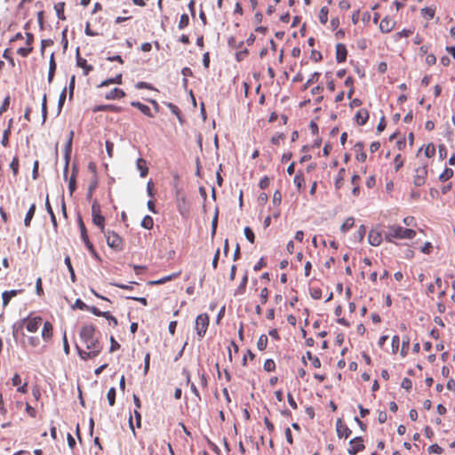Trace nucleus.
Listing matches in <instances>:
<instances>
[{"mask_svg":"<svg viewBox=\"0 0 455 455\" xmlns=\"http://www.w3.org/2000/svg\"><path fill=\"white\" fill-rule=\"evenodd\" d=\"M244 235H245L246 239H247L251 243H254L255 235H254V233H253V231L251 230V228L246 227V228H244Z\"/></svg>","mask_w":455,"mask_h":455,"instance_id":"603ef678","label":"nucleus"},{"mask_svg":"<svg viewBox=\"0 0 455 455\" xmlns=\"http://www.w3.org/2000/svg\"><path fill=\"white\" fill-rule=\"evenodd\" d=\"M355 220L353 217L347 218L340 227V230L343 233H347L350 228H353Z\"/></svg>","mask_w":455,"mask_h":455,"instance_id":"4c0bfd02","label":"nucleus"},{"mask_svg":"<svg viewBox=\"0 0 455 455\" xmlns=\"http://www.w3.org/2000/svg\"><path fill=\"white\" fill-rule=\"evenodd\" d=\"M100 213V205L97 200H94L92 204V216L99 215Z\"/></svg>","mask_w":455,"mask_h":455,"instance_id":"052dcab7","label":"nucleus"},{"mask_svg":"<svg viewBox=\"0 0 455 455\" xmlns=\"http://www.w3.org/2000/svg\"><path fill=\"white\" fill-rule=\"evenodd\" d=\"M97 187H98V180L95 176L94 179L91 181L90 185L88 186V189H87V193H86L87 200L92 199V194L95 191V189L97 188Z\"/></svg>","mask_w":455,"mask_h":455,"instance_id":"c756f323","label":"nucleus"},{"mask_svg":"<svg viewBox=\"0 0 455 455\" xmlns=\"http://www.w3.org/2000/svg\"><path fill=\"white\" fill-rule=\"evenodd\" d=\"M365 448L363 444V439L362 436H357L350 440L349 448L347 449V452L350 455H355L358 452L363 451Z\"/></svg>","mask_w":455,"mask_h":455,"instance_id":"39448f33","label":"nucleus"},{"mask_svg":"<svg viewBox=\"0 0 455 455\" xmlns=\"http://www.w3.org/2000/svg\"><path fill=\"white\" fill-rule=\"evenodd\" d=\"M77 172H78L77 171V167L76 165H74L73 168H72V174H71L69 181H68V190H69L70 195H73V193L76 189V175H77Z\"/></svg>","mask_w":455,"mask_h":455,"instance_id":"f3484780","label":"nucleus"},{"mask_svg":"<svg viewBox=\"0 0 455 455\" xmlns=\"http://www.w3.org/2000/svg\"><path fill=\"white\" fill-rule=\"evenodd\" d=\"M107 244L116 251H121L124 250V239L115 231L109 229L104 231Z\"/></svg>","mask_w":455,"mask_h":455,"instance_id":"7ed1b4c3","label":"nucleus"},{"mask_svg":"<svg viewBox=\"0 0 455 455\" xmlns=\"http://www.w3.org/2000/svg\"><path fill=\"white\" fill-rule=\"evenodd\" d=\"M410 347V338L408 336L403 337L402 341L401 355L406 356Z\"/></svg>","mask_w":455,"mask_h":455,"instance_id":"ea45409f","label":"nucleus"},{"mask_svg":"<svg viewBox=\"0 0 455 455\" xmlns=\"http://www.w3.org/2000/svg\"><path fill=\"white\" fill-rule=\"evenodd\" d=\"M368 242L372 246H379L382 242L381 233L371 229L368 235Z\"/></svg>","mask_w":455,"mask_h":455,"instance_id":"1a4fd4ad","label":"nucleus"},{"mask_svg":"<svg viewBox=\"0 0 455 455\" xmlns=\"http://www.w3.org/2000/svg\"><path fill=\"white\" fill-rule=\"evenodd\" d=\"M23 321H27V325H26V329L29 331V332H36L37 331L41 323H42V318L40 316H36V317H34V318H31V319H23Z\"/></svg>","mask_w":455,"mask_h":455,"instance_id":"6e6552de","label":"nucleus"},{"mask_svg":"<svg viewBox=\"0 0 455 455\" xmlns=\"http://www.w3.org/2000/svg\"><path fill=\"white\" fill-rule=\"evenodd\" d=\"M310 295L314 299H320L322 298V291L320 288H310Z\"/></svg>","mask_w":455,"mask_h":455,"instance_id":"4d7b16f0","label":"nucleus"},{"mask_svg":"<svg viewBox=\"0 0 455 455\" xmlns=\"http://www.w3.org/2000/svg\"><path fill=\"white\" fill-rule=\"evenodd\" d=\"M64 6H65V3H63V2L58 3L57 4L54 5L56 14H57L58 18L61 20H66V16L64 14Z\"/></svg>","mask_w":455,"mask_h":455,"instance_id":"f704fd0d","label":"nucleus"},{"mask_svg":"<svg viewBox=\"0 0 455 455\" xmlns=\"http://www.w3.org/2000/svg\"><path fill=\"white\" fill-rule=\"evenodd\" d=\"M77 66L84 68V74L87 76L91 71H92L93 67L92 65H88L85 59L77 57L76 60Z\"/></svg>","mask_w":455,"mask_h":455,"instance_id":"393cba45","label":"nucleus"},{"mask_svg":"<svg viewBox=\"0 0 455 455\" xmlns=\"http://www.w3.org/2000/svg\"><path fill=\"white\" fill-rule=\"evenodd\" d=\"M269 291L267 287L261 289L259 298L262 304H266L268 299Z\"/></svg>","mask_w":455,"mask_h":455,"instance_id":"13d9d810","label":"nucleus"},{"mask_svg":"<svg viewBox=\"0 0 455 455\" xmlns=\"http://www.w3.org/2000/svg\"><path fill=\"white\" fill-rule=\"evenodd\" d=\"M35 212H36V204H32L28 209V211L27 212V214L25 216V219H24V225L26 227H29L30 226V223H31V220L35 215Z\"/></svg>","mask_w":455,"mask_h":455,"instance_id":"a878e982","label":"nucleus"},{"mask_svg":"<svg viewBox=\"0 0 455 455\" xmlns=\"http://www.w3.org/2000/svg\"><path fill=\"white\" fill-rule=\"evenodd\" d=\"M415 235L416 232L413 229L396 225L387 227V230L385 232V238L387 242H392L393 239H412Z\"/></svg>","mask_w":455,"mask_h":455,"instance_id":"f03ea898","label":"nucleus"},{"mask_svg":"<svg viewBox=\"0 0 455 455\" xmlns=\"http://www.w3.org/2000/svg\"><path fill=\"white\" fill-rule=\"evenodd\" d=\"M92 223L97 226L102 233L105 229V217L101 214L92 216Z\"/></svg>","mask_w":455,"mask_h":455,"instance_id":"b1692460","label":"nucleus"},{"mask_svg":"<svg viewBox=\"0 0 455 455\" xmlns=\"http://www.w3.org/2000/svg\"><path fill=\"white\" fill-rule=\"evenodd\" d=\"M247 283H248V273L245 272V274L243 275V278L241 280L240 284L235 290L234 295L235 296H238V295L243 294L245 292Z\"/></svg>","mask_w":455,"mask_h":455,"instance_id":"aec40b11","label":"nucleus"},{"mask_svg":"<svg viewBox=\"0 0 455 455\" xmlns=\"http://www.w3.org/2000/svg\"><path fill=\"white\" fill-rule=\"evenodd\" d=\"M125 96V92L119 88H114L109 92L105 95L106 100H117L124 98Z\"/></svg>","mask_w":455,"mask_h":455,"instance_id":"dca6fc26","label":"nucleus"},{"mask_svg":"<svg viewBox=\"0 0 455 455\" xmlns=\"http://www.w3.org/2000/svg\"><path fill=\"white\" fill-rule=\"evenodd\" d=\"M421 13L426 19L431 20L435 16V10L429 7H425L421 10Z\"/></svg>","mask_w":455,"mask_h":455,"instance_id":"8fccbe9b","label":"nucleus"},{"mask_svg":"<svg viewBox=\"0 0 455 455\" xmlns=\"http://www.w3.org/2000/svg\"><path fill=\"white\" fill-rule=\"evenodd\" d=\"M18 294V291L12 290V291H5L2 293V299H3V305L5 307L11 299Z\"/></svg>","mask_w":455,"mask_h":455,"instance_id":"bb28decb","label":"nucleus"},{"mask_svg":"<svg viewBox=\"0 0 455 455\" xmlns=\"http://www.w3.org/2000/svg\"><path fill=\"white\" fill-rule=\"evenodd\" d=\"M394 28V22L388 18H384L379 23V29L383 33L390 32Z\"/></svg>","mask_w":455,"mask_h":455,"instance_id":"4be33fe9","label":"nucleus"},{"mask_svg":"<svg viewBox=\"0 0 455 455\" xmlns=\"http://www.w3.org/2000/svg\"><path fill=\"white\" fill-rule=\"evenodd\" d=\"M10 105V96H6L2 103V106L0 107V116L7 110Z\"/></svg>","mask_w":455,"mask_h":455,"instance_id":"e2e57ef3","label":"nucleus"},{"mask_svg":"<svg viewBox=\"0 0 455 455\" xmlns=\"http://www.w3.org/2000/svg\"><path fill=\"white\" fill-rule=\"evenodd\" d=\"M263 367L266 371H274L275 370V363L272 359H267Z\"/></svg>","mask_w":455,"mask_h":455,"instance_id":"09e8293b","label":"nucleus"},{"mask_svg":"<svg viewBox=\"0 0 455 455\" xmlns=\"http://www.w3.org/2000/svg\"><path fill=\"white\" fill-rule=\"evenodd\" d=\"M401 387L406 390H411L412 387V382L410 379L404 378L402 380Z\"/></svg>","mask_w":455,"mask_h":455,"instance_id":"338daca9","label":"nucleus"},{"mask_svg":"<svg viewBox=\"0 0 455 455\" xmlns=\"http://www.w3.org/2000/svg\"><path fill=\"white\" fill-rule=\"evenodd\" d=\"M66 97H67V88L65 87L62 90V92H60V97H59L58 108H57V114L58 115H60L61 110H62L63 105H64L65 100H66Z\"/></svg>","mask_w":455,"mask_h":455,"instance_id":"c9c22d12","label":"nucleus"},{"mask_svg":"<svg viewBox=\"0 0 455 455\" xmlns=\"http://www.w3.org/2000/svg\"><path fill=\"white\" fill-rule=\"evenodd\" d=\"M112 84H122V75L119 74L114 78L106 79L99 86L104 87V86H108Z\"/></svg>","mask_w":455,"mask_h":455,"instance_id":"7c9ffc66","label":"nucleus"},{"mask_svg":"<svg viewBox=\"0 0 455 455\" xmlns=\"http://www.w3.org/2000/svg\"><path fill=\"white\" fill-rule=\"evenodd\" d=\"M320 77V73L315 72L311 75V77L306 82V84L303 86V90H307L310 84H312L315 82H317Z\"/></svg>","mask_w":455,"mask_h":455,"instance_id":"a18cd8bd","label":"nucleus"},{"mask_svg":"<svg viewBox=\"0 0 455 455\" xmlns=\"http://www.w3.org/2000/svg\"><path fill=\"white\" fill-rule=\"evenodd\" d=\"M294 185L299 191L305 186V178L301 172H298L293 180Z\"/></svg>","mask_w":455,"mask_h":455,"instance_id":"72a5a7b5","label":"nucleus"},{"mask_svg":"<svg viewBox=\"0 0 455 455\" xmlns=\"http://www.w3.org/2000/svg\"><path fill=\"white\" fill-rule=\"evenodd\" d=\"M179 275H180L179 273H176V274H172L170 275H166L159 280L150 282V283L151 284H163L168 281H171L172 278L177 277Z\"/></svg>","mask_w":455,"mask_h":455,"instance_id":"49530a36","label":"nucleus"},{"mask_svg":"<svg viewBox=\"0 0 455 455\" xmlns=\"http://www.w3.org/2000/svg\"><path fill=\"white\" fill-rule=\"evenodd\" d=\"M189 24V18L188 15L184 13L180 16L178 28L179 29H184L186 27H188Z\"/></svg>","mask_w":455,"mask_h":455,"instance_id":"37998d69","label":"nucleus"},{"mask_svg":"<svg viewBox=\"0 0 455 455\" xmlns=\"http://www.w3.org/2000/svg\"><path fill=\"white\" fill-rule=\"evenodd\" d=\"M52 337V325L50 322H45L42 330V338L49 341Z\"/></svg>","mask_w":455,"mask_h":455,"instance_id":"a211bd4d","label":"nucleus"},{"mask_svg":"<svg viewBox=\"0 0 455 455\" xmlns=\"http://www.w3.org/2000/svg\"><path fill=\"white\" fill-rule=\"evenodd\" d=\"M282 201V194L279 190H276L273 195V204L279 205Z\"/></svg>","mask_w":455,"mask_h":455,"instance_id":"774afa93","label":"nucleus"},{"mask_svg":"<svg viewBox=\"0 0 455 455\" xmlns=\"http://www.w3.org/2000/svg\"><path fill=\"white\" fill-rule=\"evenodd\" d=\"M45 208H46V211L47 212L49 213L50 217H51V221L52 223V226L54 228L55 230H57V228H58V223H57V220H56V216L53 212V210L51 206V204L49 202V197L48 196H46V199H45Z\"/></svg>","mask_w":455,"mask_h":455,"instance_id":"5701e85b","label":"nucleus"},{"mask_svg":"<svg viewBox=\"0 0 455 455\" xmlns=\"http://www.w3.org/2000/svg\"><path fill=\"white\" fill-rule=\"evenodd\" d=\"M153 226H154L153 218L149 215H146L141 221V227L146 229H152Z\"/></svg>","mask_w":455,"mask_h":455,"instance_id":"a19ab883","label":"nucleus"},{"mask_svg":"<svg viewBox=\"0 0 455 455\" xmlns=\"http://www.w3.org/2000/svg\"><path fill=\"white\" fill-rule=\"evenodd\" d=\"M355 121L359 125H363L369 119V112L367 109L362 108L355 114Z\"/></svg>","mask_w":455,"mask_h":455,"instance_id":"4468645a","label":"nucleus"},{"mask_svg":"<svg viewBox=\"0 0 455 455\" xmlns=\"http://www.w3.org/2000/svg\"><path fill=\"white\" fill-rule=\"evenodd\" d=\"M347 51L343 44H337L336 45V60L338 63L345 62L347 60Z\"/></svg>","mask_w":455,"mask_h":455,"instance_id":"9d476101","label":"nucleus"},{"mask_svg":"<svg viewBox=\"0 0 455 455\" xmlns=\"http://www.w3.org/2000/svg\"><path fill=\"white\" fill-rule=\"evenodd\" d=\"M336 431H337V435L339 438H347L352 431L350 430V428L342 423V420L341 419H338L337 422H336Z\"/></svg>","mask_w":455,"mask_h":455,"instance_id":"0eeeda50","label":"nucleus"},{"mask_svg":"<svg viewBox=\"0 0 455 455\" xmlns=\"http://www.w3.org/2000/svg\"><path fill=\"white\" fill-rule=\"evenodd\" d=\"M355 148L356 151H360V153H358L356 155V159L359 161V162H364L366 160V153L363 151V143L361 142H358L355 145Z\"/></svg>","mask_w":455,"mask_h":455,"instance_id":"c85d7f7f","label":"nucleus"},{"mask_svg":"<svg viewBox=\"0 0 455 455\" xmlns=\"http://www.w3.org/2000/svg\"><path fill=\"white\" fill-rule=\"evenodd\" d=\"M399 343H400L399 337L397 335L393 336L391 345H392V350L394 353H395L398 350Z\"/></svg>","mask_w":455,"mask_h":455,"instance_id":"69168bd1","label":"nucleus"},{"mask_svg":"<svg viewBox=\"0 0 455 455\" xmlns=\"http://www.w3.org/2000/svg\"><path fill=\"white\" fill-rule=\"evenodd\" d=\"M453 176V171L451 168L446 167L444 171L440 174L439 180L442 182L447 181Z\"/></svg>","mask_w":455,"mask_h":455,"instance_id":"58836bf2","label":"nucleus"},{"mask_svg":"<svg viewBox=\"0 0 455 455\" xmlns=\"http://www.w3.org/2000/svg\"><path fill=\"white\" fill-rule=\"evenodd\" d=\"M72 307L74 309L78 308L81 310H87V308H89V306L86 305L82 299H76L75 301V304L72 306Z\"/></svg>","mask_w":455,"mask_h":455,"instance_id":"864d4df0","label":"nucleus"},{"mask_svg":"<svg viewBox=\"0 0 455 455\" xmlns=\"http://www.w3.org/2000/svg\"><path fill=\"white\" fill-rule=\"evenodd\" d=\"M96 328L92 324L84 325L80 330V338L85 344L87 349H95L101 351L102 346L95 337Z\"/></svg>","mask_w":455,"mask_h":455,"instance_id":"f257e3e1","label":"nucleus"},{"mask_svg":"<svg viewBox=\"0 0 455 455\" xmlns=\"http://www.w3.org/2000/svg\"><path fill=\"white\" fill-rule=\"evenodd\" d=\"M328 12L329 10L326 6L322 7L319 12V20L323 25L328 21Z\"/></svg>","mask_w":455,"mask_h":455,"instance_id":"79ce46f5","label":"nucleus"},{"mask_svg":"<svg viewBox=\"0 0 455 455\" xmlns=\"http://www.w3.org/2000/svg\"><path fill=\"white\" fill-rule=\"evenodd\" d=\"M394 162H395V172H398L400 170V168L403 165V160L402 159L401 155H397L395 157Z\"/></svg>","mask_w":455,"mask_h":455,"instance_id":"680f3d73","label":"nucleus"},{"mask_svg":"<svg viewBox=\"0 0 455 455\" xmlns=\"http://www.w3.org/2000/svg\"><path fill=\"white\" fill-rule=\"evenodd\" d=\"M32 51H33V48L30 46L29 47H20L18 49L17 53L22 57H27L31 53Z\"/></svg>","mask_w":455,"mask_h":455,"instance_id":"bf43d9fd","label":"nucleus"},{"mask_svg":"<svg viewBox=\"0 0 455 455\" xmlns=\"http://www.w3.org/2000/svg\"><path fill=\"white\" fill-rule=\"evenodd\" d=\"M87 311H90L91 313H92L94 315H97V316L108 317L109 315V312H102V311L99 310V308H97L94 306H92V307L89 306V308H87Z\"/></svg>","mask_w":455,"mask_h":455,"instance_id":"c03bdc74","label":"nucleus"},{"mask_svg":"<svg viewBox=\"0 0 455 455\" xmlns=\"http://www.w3.org/2000/svg\"><path fill=\"white\" fill-rule=\"evenodd\" d=\"M77 223H78L79 229H80V235H81L82 241L89 238L88 234H87V229L85 228V225H84L83 219L80 215L77 218Z\"/></svg>","mask_w":455,"mask_h":455,"instance_id":"cd10ccee","label":"nucleus"},{"mask_svg":"<svg viewBox=\"0 0 455 455\" xmlns=\"http://www.w3.org/2000/svg\"><path fill=\"white\" fill-rule=\"evenodd\" d=\"M107 398H108L109 405L113 406L116 403V388L115 387L109 388V390L107 394Z\"/></svg>","mask_w":455,"mask_h":455,"instance_id":"de8ad7c7","label":"nucleus"},{"mask_svg":"<svg viewBox=\"0 0 455 455\" xmlns=\"http://www.w3.org/2000/svg\"><path fill=\"white\" fill-rule=\"evenodd\" d=\"M76 348H77L79 356L83 360H88L91 358H94L100 353V351L95 350V349H88L89 351L87 352V351H84V350L79 348L78 346H76Z\"/></svg>","mask_w":455,"mask_h":455,"instance_id":"f8f14e48","label":"nucleus"},{"mask_svg":"<svg viewBox=\"0 0 455 455\" xmlns=\"http://www.w3.org/2000/svg\"><path fill=\"white\" fill-rule=\"evenodd\" d=\"M56 68H57V64H56V61L54 59V53L52 52L50 56V60H49V71H48V77H47L49 84H51L53 80V77H54V75L56 72Z\"/></svg>","mask_w":455,"mask_h":455,"instance_id":"ddd939ff","label":"nucleus"},{"mask_svg":"<svg viewBox=\"0 0 455 455\" xmlns=\"http://www.w3.org/2000/svg\"><path fill=\"white\" fill-rule=\"evenodd\" d=\"M136 166H137V169L140 171V177L144 178L148 175V168L147 166V162L145 159L139 158L136 161Z\"/></svg>","mask_w":455,"mask_h":455,"instance_id":"6ab92c4d","label":"nucleus"},{"mask_svg":"<svg viewBox=\"0 0 455 455\" xmlns=\"http://www.w3.org/2000/svg\"><path fill=\"white\" fill-rule=\"evenodd\" d=\"M131 105L134 108H137L139 110L141 111L145 116L148 117H153L154 114L151 112V109L148 106L142 104L140 101H132Z\"/></svg>","mask_w":455,"mask_h":455,"instance_id":"2eb2a0df","label":"nucleus"},{"mask_svg":"<svg viewBox=\"0 0 455 455\" xmlns=\"http://www.w3.org/2000/svg\"><path fill=\"white\" fill-rule=\"evenodd\" d=\"M74 132L71 131L69 133V138L66 143L65 150H64V157L65 159H69L71 154V147H72V140H73Z\"/></svg>","mask_w":455,"mask_h":455,"instance_id":"473e14b6","label":"nucleus"},{"mask_svg":"<svg viewBox=\"0 0 455 455\" xmlns=\"http://www.w3.org/2000/svg\"><path fill=\"white\" fill-rule=\"evenodd\" d=\"M64 262H65V264L68 269V272L70 274V279H71L72 283H75L76 281V277L75 270L71 264L70 257L68 255H67L65 257Z\"/></svg>","mask_w":455,"mask_h":455,"instance_id":"2f4dec72","label":"nucleus"},{"mask_svg":"<svg viewBox=\"0 0 455 455\" xmlns=\"http://www.w3.org/2000/svg\"><path fill=\"white\" fill-rule=\"evenodd\" d=\"M427 175V166H421L415 169L413 183L416 187H421L425 184Z\"/></svg>","mask_w":455,"mask_h":455,"instance_id":"423d86ee","label":"nucleus"},{"mask_svg":"<svg viewBox=\"0 0 455 455\" xmlns=\"http://www.w3.org/2000/svg\"><path fill=\"white\" fill-rule=\"evenodd\" d=\"M75 84H76V77L75 76H72L70 78L69 85H68V97L69 100H72L74 95V90H75Z\"/></svg>","mask_w":455,"mask_h":455,"instance_id":"6e6d98bb","label":"nucleus"},{"mask_svg":"<svg viewBox=\"0 0 455 455\" xmlns=\"http://www.w3.org/2000/svg\"><path fill=\"white\" fill-rule=\"evenodd\" d=\"M209 316L207 314H200L196 319V331L199 339H203L209 326Z\"/></svg>","mask_w":455,"mask_h":455,"instance_id":"20e7f679","label":"nucleus"},{"mask_svg":"<svg viewBox=\"0 0 455 455\" xmlns=\"http://www.w3.org/2000/svg\"><path fill=\"white\" fill-rule=\"evenodd\" d=\"M268 342L267 336L266 334H262L259 336L258 342H257V347L259 350L263 351L267 348Z\"/></svg>","mask_w":455,"mask_h":455,"instance_id":"e433bc0d","label":"nucleus"},{"mask_svg":"<svg viewBox=\"0 0 455 455\" xmlns=\"http://www.w3.org/2000/svg\"><path fill=\"white\" fill-rule=\"evenodd\" d=\"M443 448H441L438 444L435 443L428 447V451L430 453L441 454L443 452Z\"/></svg>","mask_w":455,"mask_h":455,"instance_id":"0e129e2a","label":"nucleus"},{"mask_svg":"<svg viewBox=\"0 0 455 455\" xmlns=\"http://www.w3.org/2000/svg\"><path fill=\"white\" fill-rule=\"evenodd\" d=\"M306 358H307L309 361H311L313 367L315 368H320L321 367V362L319 358L315 355H313V354L310 351H307L306 353V355L302 357V362L304 364H307Z\"/></svg>","mask_w":455,"mask_h":455,"instance_id":"412c9836","label":"nucleus"},{"mask_svg":"<svg viewBox=\"0 0 455 455\" xmlns=\"http://www.w3.org/2000/svg\"><path fill=\"white\" fill-rule=\"evenodd\" d=\"M123 110V108L119 106L116 105H97L92 108V112H101V111H111L115 113H119Z\"/></svg>","mask_w":455,"mask_h":455,"instance_id":"9b49d317","label":"nucleus"},{"mask_svg":"<svg viewBox=\"0 0 455 455\" xmlns=\"http://www.w3.org/2000/svg\"><path fill=\"white\" fill-rule=\"evenodd\" d=\"M10 134H11V128L9 126L6 130L4 131V134H3V138H2V141H1V144L4 147L8 146Z\"/></svg>","mask_w":455,"mask_h":455,"instance_id":"5fc2aeb1","label":"nucleus"},{"mask_svg":"<svg viewBox=\"0 0 455 455\" xmlns=\"http://www.w3.org/2000/svg\"><path fill=\"white\" fill-rule=\"evenodd\" d=\"M10 168L12 171L14 176H17L19 172V159L17 156H14L10 164Z\"/></svg>","mask_w":455,"mask_h":455,"instance_id":"3c124183","label":"nucleus"}]
</instances>
